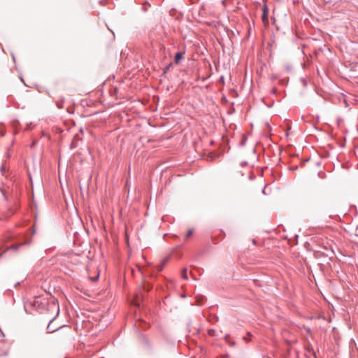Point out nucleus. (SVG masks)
Masks as SVG:
<instances>
[{"mask_svg":"<svg viewBox=\"0 0 358 358\" xmlns=\"http://www.w3.org/2000/svg\"><path fill=\"white\" fill-rule=\"evenodd\" d=\"M59 315H56L55 317L51 320L47 327V329L49 332L53 333L64 325L61 323H57V318Z\"/></svg>","mask_w":358,"mask_h":358,"instance_id":"f257e3e1","label":"nucleus"},{"mask_svg":"<svg viewBox=\"0 0 358 358\" xmlns=\"http://www.w3.org/2000/svg\"><path fill=\"white\" fill-rule=\"evenodd\" d=\"M143 289H146L147 291H149L151 289V286L150 285H144Z\"/></svg>","mask_w":358,"mask_h":358,"instance_id":"1a4fd4ad","label":"nucleus"},{"mask_svg":"<svg viewBox=\"0 0 358 358\" xmlns=\"http://www.w3.org/2000/svg\"><path fill=\"white\" fill-rule=\"evenodd\" d=\"M49 310L52 312H56V313H59V308L58 306L57 301L53 300L49 305Z\"/></svg>","mask_w":358,"mask_h":358,"instance_id":"f03ea898","label":"nucleus"},{"mask_svg":"<svg viewBox=\"0 0 358 358\" xmlns=\"http://www.w3.org/2000/svg\"><path fill=\"white\" fill-rule=\"evenodd\" d=\"M193 234L192 229H189L185 235V238H189Z\"/></svg>","mask_w":358,"mask_h":358,"instance_id":"423d86ee","label":"nucleus"},{"mask_svg":"<svg viewBox=\"0 0 358 358\" xmlns=\"http://www.w3.org/2000/svg\"><path fill=\"white\" fill-rule=\"evenodd\" d=\"M168 260H169V259H168V258H165V259H164L162 261V262H161V264H162V266H164L166 264V263H167Z\"/></svg>","mask_w":358,"mask_h":358,"instance_id":"6e6552de","label":"nucleus"},{"mask_svg":"<svg viewBox=\"0 0 358 358\" xmlns=\"http://www.w3.org/2000/svg\"><path fill=\"white\" fill-rule=\"evenodd\" d=\"M187 269L186 268H183L182 271V277L185 280H188L187 274Z\"/></svg>","mask_w":358,"mask_h":358,"instance_id":"39448f33","label":"nucleus"},{"mask_svg":"<svg viewBox=\"0 0 358 358\" xmlns=\"http://www.w3.org/2000/svg\"><path fill=\"white\" fill-rule=\"evenodd\" d=\"M196 303H197V305H201V303L199 301V299H196Z\"/></svg>","mask_w":358,"mask_h":358,"instance_id":"9b49d317","label":"nucleus"},{"mask_svg":"<svg viewBox=\"0 0 358 358\" xmlns=\"http://www.w3.org/2000/svg\"><path fill=\"white\" fill-rule=\"evenodd\" d=\"M182 58V54L180 52H177L175 56L176 63H178Z\"/></svg>","mask_w":358,"mask_h":358,"instance_id":"20e7f679","label":"nucleus"},{"mask_svg":"<svg viewBox=\"0 0 358 358\" xmlns=\"http://www.w3.org/2000/svg\"><path fill=\"white\" fill-rule=\"evenodd\" d=\"M0 134L3 136H4V132H3V131H1L0 130Z\"/></svg>","mask_w":358,"mask_h":358,"instance_id":"f8f14e48","label":"nucleus"},{"mask_svg":"<svg viewBox=\"0 0 358 358\" xmlns=\"http://www.w3.org/2000/svg\"><path fill=\"white\" fill-rule=\"evenodd\" d=\"M11 248H14V249H16V248H17V247H15V245H13Z\"/></svg>","mask_w":358,"mask_h":358,"instance_id":"ddd939ff","label":"nucleus"},{"mask_svg":"<svg viewBox=\"0 0 358 358\" xmlns=\"http://www.w3.org/2000/svg\"><path fill=\"white\" fill-rule=\"evenodd\" d=\"M243 339L246 341V342L248 341V340H247V338L245 337H243Z\"/></svg>","mask_w":358,"mask_h":358,"instance_id":"4468645a","label":"nucleus"},{"mask_svg":"<svg viewBox=\"0 0 358 358\" xmlns=\"http://www.w3.org/2000/svg\"><path fill=\"white\" fill-rule=\"evenodd\" d=\"M210 315L213 317L215 316V315H214V314H212V315Z\"/></svg>","mask_w":358,"mask_h":358,"instance_id":"2eb2a0df","label":"nucleus"},{"mask_svg":"<svg viewBox=\"0 0 358 358\" xmlns=\"http://www.w3.org/2000/svg\"><path fill=\"white\" fill-rule=\"evenodd\" d=\"M262 18L264 23H268V8L266 6H264L263 8V14Z\"/></svg>","mask_w":358,"mask_h":358,"instance_id":"7ed1b4c3","label":"nucleus"},{"mask_svg":"<svg viewBox=\"0 0 358 358\" xmlns=\"http://www.w3.org/2000/svg\"><path fill=\"white\" fill-rule=\"evenodd\" d=\"M99 277V273H98L96 275L94 276H90V278L92 281H96Z\"/></svg>","mask_w":358,"mask_h":358,"instance_id":"0eeeda50","label":"nucleus"},{"mask_svg":"<svg viewBox=\"0 0 358 358\" xmlns=\"http://www.w3.org/2000/svg\"><path fill=\"white\" fill-rule=\"evenodd\" d=\"M163 268H164V266H162V264H160V265L158 266V271H162Z\"/></svg>","mask_w":358,"mask_h":358,"instance_id":"9d476101","label":"nucleus"}]
</instances>
